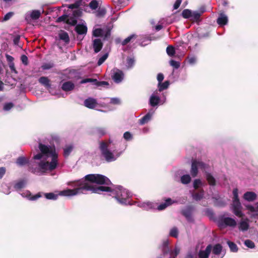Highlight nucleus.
Here are the masks:
<instances>
[{
    "label": "nucleus",
    "mask_w": 258,
    "mask_h": 258,
    "mask_svg": "<svg viewBox=\"0 0 258 258\" xmlns=\"http://www.w3.org/2000/svg\"><path fill=\"white\" fill-rule=\"evenodd\" d=\"M135 59L133 57H127L126 58V66L127 68H131L133 67L135 64Z\"/></svg>",
    "instance_id": "a18cd8bd"
},
{
    "label": "nucleus",
    "mask_w": 258,
    "mask_h": 258,
    "mask_svg": "<svg viewBox=\"0 0 258 258\" xmlns=\"http://www.w3.org/2000/svg\"><path fill=\"white\" fill-rule=\"evenodd\" d=\"M212 249V245L209 244L206 247L205 250H200L198 253L199 258H208L211 252Z\"/></svg>",
    "instance_id": "f8f14e48"
},
{
    "label": "nucleus",
    "mask_w": 258,
    "mask_h": 258,
    "mask_svg": "<svg viewBox=\"0 0 258 258\" xmlns=\"http://www.w3.org/2000/svg\"><path fill=\"white\" fill-rule=\"evenodd\" d=\"M44 195L45 197L48 200H56L58 197L57 195H55L53 192L45 193Z\"/></svg>",
    "instance_id": "37998d69"
},
{
    "label": "nucleus",
    "mask_w": 258,
    "mask_h": 258,
    "mask_svg": "<svg viewBox=\"0 0 258 258\" xmlns=\"http://www.w3.org/2000/svg\"><path fill=\"white\" fill-rule=\"evenodd\" d=\"M233 200L232 206L233 210H240L242 208L241 203L238 198V192L237 188H234L233 190Z\"/></svg>",
    "instance_id": "0eeeda50"
},
{
    "label": "nucleus",
    "mask_w": 258,
    "mask_h": 258,
    "mask_svg": "<svg viewBox=\"0 0 258 258\" xmlns=\"http://www.w3.org/2000/svg\"><path fill=\"white\" fill-rule=\"evenodd\" d=\"M199 163L198 161L192 160L191 162L190 174L193 177L197 176L198 173Z\"/></svg>",
    "instance_id": "dca6fc26"
},
{
    "label": "nucleus",
    "mask_w": 258,
    "mask_h": 258,
    "mask_svg": "<svg viewBox=\"0 0 258 258\" xmlns=\"http://www.w3.org/2000/svg\"><path fill=\"white\" fill-rule=\"evenodd\" d=\"M21 60L25 66L28 64V58L26 55L23 54L21 56Z\"/></svg>",
    "instance_id": "bf43d9fd"
},
{
    "label": "nucleus",
    "mask_w": 258,
    "mask_h": 258,
    "mask_svg": "<svg viewBox=\"0 0 258 258\" xmlns=\"http://www.w3.org/2000/svg\"><path fill=\"white\" fill-rule=\"evenodd\" d=\"M244 244L248 248H253L255 247L254 243L249 239L245 240L244 241Z\"/></svg>",
    "instance_id": "3c124183"
},
{
    "label": "nucleus",
    "mask_w": 258,
    "mask_h": 258,
    "mask_svg": "<svg viewBox=\"0 0 258 258\" xmlns=\"http://www.w3.org/2000/svg\"><path fill=\"white\" fill-rule=\"evenodd\" d=\"M217 23L220 26H224L227 24V17L223 14H221L220 16L217 20Z\"/></svg>",
    "instance_id": "393cba45"
},
{
    "label": "nucleus",
    "mask_w": 258,
    "mask_h": 258,
    "mask_svg": "<svg viewBox=\"0 0 258 258\" xmlns=\"http://www.w3.org/2000/svg\"><path fill=\"white\" fill-rule=\"evenodd\" d=\"M21 195L23 197L27 198L28 199L31 201H35L37 200L38 198L42 197L41 192H38L34 196H32L30 191L27 190L25 192H23Z\"/></svg>",
    "instance_id": "2eb2a0df"
},
{
    "label": "nucleus",
    "mask_w": 258,
    "mask_h": 258,
    "mask_svg": "<svg viewBox=\"0 0 258 258\" xmlns=\"http://www.w3.org/2000/svg\"><path fill=\"white\" fill-rule=\"evenodd\" d=\"M108 54L107 53L103 55L98 60L97 64L98 66L102 64L104 61L107 58Z\"/></svg>",
    "instance_id": "09e8293b"
},
{
    "label": "nucleus",
    "mask_w": 258,
    "mask_h": 258,
    "mask_svg": "<svg viewBox=\"0 0 258 258\" xmlns=\"http://www.w3.org/2000/svg\"><path fill=\"white\" fill-rule=\"evenodd\" d=\"M199 163V167L201 168L202 170H206L208 169L209 167V165L204 163L202 161H198Z\"/></svg>",
    "instance_id": "864d4df0"
},
{
    "label": "nucleus",
    "mask_w": 258,
    "mask_h": 258,
    "mask_svg": "<svg viewBox=\"0 0 258 258\" xmlns=\"http://www.w3.org/2000/svg\"><path fill=\"white\" fill-rule=\"evenodd\" d=\"M181 182L183 184H188L191 181V178L189 175L185 174L181 177Z\"/></svg>",
    "instance_id": "58836bf2"
},
{
    "label": "nucleus",
    "mask_w": 258,
    "mask_h": 258,
    "mask_svg": "<svg viewBox=\"0 0 258 258\" xmlns=\"http://www.w3.org/2000/svg\"><path fill=\"white\" fill-rule=\"evenodd\" d=\"M169 235L170 236L177 238L178 235V230L175 227H173L170 231Z\"/></svg>",
    "instance_id": "c03bdc74"
},
{
    "label": "nucleus",
    "mask_w": 258,
    "mask_h": 258,
    "mask_svg": "<svg viewBox=\"0 0 258 258\" xmlns=\"http://www.w3.org/2000/svg\"><path fill=\"white\" fill-rule=\"evenodd\" d=\"M68 15L64 14L60 17H59L56 20V22L60 23L61 22H63L66 23V21L68 19Z\"/></svg>",
    "instance_id": "8fccbe9b"
},
{
    "label": "nucleus",
    "mask_w": 258,
    "mask_h": 258,
    "mask_svg": "<svg viewBox=\"0 0 258 258\" xmlns=\"http://www.w3.org/2000/svg\"><path fill=\"white\" fill-rule=\"evenodd\" d=\"M54 66V64L53 62L44 63L42 65L41 68L43 70H49V69L53 68Z\"/></svg>",
    "instance_id": "49530a36"
},
{
    "label": "nucleus",
    "mask_w": 258,
    "mask_h": 258,
    "mask_svg": "<svg viewBox=\"0 0 258 258\" xmlns=\"http://www.w3.org/2000/svg\"><path fill=\"white\" fill-rule=\"evenodd\" d=\"M192 12L189 9H184L181 13L182 17L184 19L190 18L192 16Z\"/></svg>",
    "instance_id": "72a5a7b5"
},
{
    "label": "nucleus",
    "mask_w": 258,
    "mask_h": 258,
    "mask_svg": "<svg viewBox=\"0 0 258 258\" xmlns=\"http://www.w3.org/2000/svg\"><path fill=\"white\" fill-rule=\"evenodd\" d=\"M151 114L150 113H147L141 119L139 120V123L141 125H143L147 123L151 118Z\"/></svg>",
    "instance_id": "c85d7f7f"
},
{
    "label": "nucleus",
    "mask_w": 258,
    "mask_h": 258,
    "mask_svg": "<svg viewBox=\"0 0 258 258\" xmlns=\"http://www.w3.org/2000/svg\"><path fill=\"white\" fill-rule=\"evenodd\" d=\"M181 214L186 218L188 222L194 221L192 211H181Z\"/></svg>",
    "instance_id": "b1692460"
},
{
    "label": "nucleus",
    "mask_w": 258,
    "mask_h": 258,
    "mask_svg": "<svg viewBox=\"0 0 258 258\" xmlns=\"http://www.w3.org/2000/svg\"><path fill=\"white\" fill-rule=\"evenodd\" d=\"M39 149L41 153L47 156H51L53 158L54 156H57L55 152V149L54 147L45 145L41 143L39 144Z\"/></svg>",
    "instance_id": "423d86ee"
},
{
    "label": "nucleus",
    "mask_w": 258,
    "mask_h": 258,
    "mask_svg": "<svg viewBox=\"0 0 258 258\" xmlns=\"http://www.w3.org/2000/svg\"><path fill=\"white\" fill-rule=\"evenodd\" d=\"M179 251L180 249L178 247H175L174 251L171 252V254L174 258L179 254Z\"/></svg>",
    "instance_id": "69168bd1"
},
{
    "label": "nucleus",
    "mask_w": 258,
    "mask_h": 258,
    "mask_svg": "<svg viewBox=\"0 0 258 258\" xmlns=\"http://www.w3.org/2000/svg\"><path fill=\"white\" fill-rule=\"evenodd\" d=\"M81 1H76L73 4L66 5V6H67L69 9H77V8H79L80 7V6L81 5Z\"/></svg>",
    "instance_id": "de8ad7c7"
},
{
    "label": "nucleus",
    "mask_w": 258,
    "mask_h": 258,
    "mask_svg": "<svg viewBox=\"0 0 258 258\" xmlns=\"http://www.w3.org/2000/svg\"><path fill=\"white\" fill-rule=\"evenodd\" d=\"M170 64L174 68L177 69L180 67V63L178 61H175L174 60L171 59L170 62Z\"/></svg>",
    "instance_id": "6e6d98bb"
},
{
    "label": "nucleus",
    "mask_w": 258,
    "mask_h": 258,
    "mask_svg": "<svg viewBox=\"0 0 258 258\" xmlns=\"http://www.w3.org/2000/svg\"><path fill=\"white\" fill-rule=\"evenodd\" d=\"M222 250V246L220 244H215L212 250L213 253L215 255H219Z\"/></svg>",
    "instance_id": "c756f323"
},
{
    "label": "nucleus",
    "mask_w": 258,
    "mask_h": 258,
    "mask_svg": "<svg viewBox=\"0 0 258 258\" xmlns=\"http://www.w3.org/2000/svg\"><path fill=\"white\" fill-rule=\"evenodd\" d=\"M26 184V180L25 179H21L15 184L14 188L15 190H18L24 188Z\"/></svg>",
    "instance_id": "a878e982"
},
{
    "label": "nucleus",
    "mask_w": 258,
    "mask_h": 258,
    "mask_svg": "<svg viewBox=\"0 0 258 258\" xmlns=\"http://www.w3.org/2000/svg\"><path fill=\"white\" fill-rule=\"evenodd\" d=\"M78 75H79V73L77 71H73L70 72L69 78H71V79H74V78L78 79L79 78L78 76Z\"/></svg>",
    "instance_id": "13d9d810"
},
{
    "label": "nucleus",
    "mask_w": 258,
    "mask_h": 258,
    "mask_svg": "<svg viewBox=\"0 0 258 258\" xmlns=\"http://www.w3.org/2000/svg\"><path fill=\"white\" fill-rule=\"evenodd\" d=\"M93 183L106 185L112 184L109 179L103 175L90 174L86 175L84 179L77 181L75 184L76 188L63 190L59 192V195L62 196H73L78 194H85L87 191L100 194L103 191L113 192L115 190L109 186H97Z\"/></svg>",
    "instance_id": "f257e3e1"
},
{
    "label": "nucleus",
    "mask_w": 258,
    "mask_h": 258,
    "mask_svg": "<svg viewBox=\"0 0 258 258\" xmlns=\"http://www.w3.org/2000/svg\"><path fill=\"white\" fill-rule=\"evenodd\" d=\"M204 190L201 189L199 192H195L193 194V198L197 201L201 200L204 196Z\"/></svg>",
    "instance_id": "e433bc0d"
},
{
    "label": "nucleus",
    "mask_w": 258,
    "mask_h": 258,
    "mask_svg": "<svg viewBox=\"0 0 258 258\" xmlns=\"http://www.w3.org/2000/svg\"><path fill=\"white\" fill-rule=\"evenodd\" d=\"M81 84H85L87 83H93L96 86H108L109 83L106 81H98L96 79H92V78H87L83 79L81 81Z\"/></svg>",
    "instance_id": "6e6552de"
},
{
    "label": "nucleus",
    "mask_w": 258,
    "mask_h": 258,
    "mask_svg": "<svg viewBox=\"0 0 258 258\" xmlns=\"http://www.w3.org/2000/svg\"><path fill=\"white\" fill-rule=\"evenodd\" d=\"M74 88L75 85L71 81L66 82L61 86L62 90L66 92L72 91Z\"/></svg>",
    "instance_id": "a211bd4d"
},
{
    "label": "nucleus",
    "mask_w": 258,
    "mask_h": 258,
    "mask_svg": "<svg viewBox=\"0 0 258 258\" xmlns=\"http://www.w3.org/2000/svg\"><path fill=\"white\" fill-rule=\"evenodd\" d=\"M166 52L169 56H172L175 53V48L171 45H169L166 48Z\"/></svg>",
    "instance_id": "ea45409f"
},
{
    "label": "nucleus",
    "mask_w": 258,
    "mask_h": 258,
    "mask_svg": "<svg viewBox=\"0 0 258 258\" xmlns=\"http://www.w3.org/2000/svg\"><path fill=\"white\" fill-rule=\"evenodd\" d=\"M249 224L247 221H242L240 222L239 225V229L242 231H245L249 228Z\"/></svg>",
    "instance_id": "7c9ffc66"
},
{
    "label": "nucleus",
    "mask_w": 258,
    "mask_h": 258,
    "mask_svg": "<svg viewBox=\"0 0 258 258\" xmlns=\"http://www.w3.org/2000/svg\"><path fill=\"white\" fill-rule=\"evenodd\" d=\"M39 82L44 86L46 88H50L51 87V84L50 83V80L46 77H41L39 80Z\"/></svg>",
    "instance_id": "4be33fe9"
},
{
    "label": "nucleus",
    "mask_w": 258,
    "mask_h": 258,
    "mask_svg": "<svg viewBox=\"0 0 258 258\" xmlns=\"http://www.w3.org/2000/svg\"><path fill=\"white\" fill-rule=\"evenodd\" d=\"M111 77L114 82L119 83L123 80V73L122 71L119 69H116V71H114L113 74Z\"/></svg>",
    "instance_id": "9d476101"
},
{
    "label": "nucleus",
    "mask_w": 258,
    "mask_h": 258,
    "mask_svg": "<svg viewBox=\"0 0 258 258\" xmlns=\"http://www.w3.org/2000/svg\"><path fill=\"white\" fill-rule=\"evenodd\" d=\"M163 201L164 203L160 204L157 207V210H164L168 206H171L174 203H177V201L172 199L168 198H164Z\"/></svg>",
    "instance_id": "1a4fd4ad"
},
{
    "label": "nucleus",
    "mask_w": 258,
    "mask_h": 258,
    "mask_svg": "<svg viewBox=\"0 0 258 258\" xmlns=\"http://www.w3.org/2000/svg\"><path fill=\"white\" fill-rule=\"evenodd\" d=\"M214 204L219 206H222L225 205V202L219 195L215 196L212 198Z\"/></svg>",
    "instance_id": "5701e85b"
},
{
    "label": "nucleus",
    "mask_w": 258,
    "mask_h": 258,
    "mask_svg": "<svg viewBox=\"0 0 258 258\" xmlns=\"http://www.w3.org/2000/svg\"><path fill=\"white\" fill-rule=\"evenodd\" d=\"M20 40V36L19 35H16L13 39L14 44L16 45H18L19 43Z\"/></svg>",
    "instance_id": "774afa93"
},
{
    "label": "nucleus",
    "mask_w": 258,
    "mask_h": 258,
    "mask_svg": "<svg viewBox=\"0 0 258 258\" xmlns=\"http://www.w3.org/2000/svg\"><path fill=\"white\" fill-rule=\"evenodd\" d=\"M73 147L71 145L66 147L63 149V155L65 157H68L72 151Z\"/></svg>",
    "instance_id": "a19ab883"
},
{
    "label": "nucleus",
    "mask_w": 258,
    "mask_h": 258,
    "mask_svg": "<svg viewBox=\"0 0 258 258\" xmlns=\"http://www.w3.org/2000/svg\"><path fill=\"white\" fill-rule=\"evenodd\" d=\"M123 138L125 140L129 141L133 138V136L130 132H126L123 134Z\"/></svg>",
    "instance_id": "052dcab7"
},
{
    "label": "nucleus",
    "mask_w": 258,
    "mask_h": 258,
    "mask_svg": "<svg viewBox=\"0 0 258 258\" xmlns=\"http://www.w3.org/2000/svg\"><path fill=\"white\" fill-rule=\"evenodd\" d=\"M207 214L210 219L217 222L219 227H230L234 228L237 225V222L234 219L226 217L225 214L219 215L218 217H215L213 211H207Z\"/></svg>",
    "instance_id": "f03ea898"
},
{
    "label": "nucleus",
    "mask_w": 258,
    "mask_h": 258,
    "mask_svg": "<svg viewBox=\"0 0 258 258\" xmlns=\"http://www.w3.org/2000/svg\"><path fill=\"white\" fill-rule=\"evenodd\" d=\"M137 38V35L135 34H132L130 35V36L126 38L125 39H124L122 42L121 44L123 46H124L126 45L128 43H129L132 40L135 39Z\"/></svg>",
    "instance_id": "4c0bfd02"
},
{
    "label": "nucleus",
    "mask_w": 258,
    "mask_h": 258,
    "mask_svg": "<svg viewBox=\"0 0 258 258\" xmlns=\"http://www.w3.org/2000/svg\"><path fill=\"white\" fill-rule=\"evenodd\" d=\"M103 35V30L101 28H97L93 31V36L94 37H102Z\"/></svg>",
    "instance_id": "c9c22d12"
},
{
    "label": "nucleus",
    "mask_w": 258,
    "mask_h": 258,
    "mask_svg": "<svg viewBox=\"0 0 258 258\" xmlns=\"http://www.w3.org/2000/svg\"><path fill=\"white\" fill-rule=\"evenodd\" d=\"M243 198L246 201L253 202L256 200L257 195L253 191H246L244 194Z\"/></svg>",
    "instance_id": "4468645a"
},
{
    "label": "nucleus",
    "mask_w": 258,
    "mask_h": 258,
    "mask_svg": "<svg viewBox=\"0 0 258 258\" xmlns=\"http://www.w3.org/2000/svg\"><path fill=\"white\" fill-rule=\"evenodd\" d=\"M57 165V156H54L51 159V162L40 161L38 164L40 171L42 173H45L47 171H51L55 169Z\"/></svg>",
    "instance_id": "20e7f679"
},
{
    "label": "nucleus",
    "mask_w": 258,
    "mask_h": 258,
    "mask_svg": "<svg viewBox=\"0 0 258 258\" xmlns=\"http://www.w3.org/2000/svg\"><path fill=\"white\" fill-rule=\"evenodd\" d=\"M227 244H228L231 251H232V252H237V251L238 248H237L236 244L235 243H234L233 242L230 241H228Z\"/></svg>",
    "instance_id": "79ce46f5"
},
{
    "label": "nucleus",
    "mask_w": 258,
    "mask_h": 258,
    "mask_svg": "<svg viewBox=\"0 0 258 258\" xmlns=\"http://www.w3.org/2000/svg\"><path fill=\"white\" fill-rule=\"evenodd\" d=\"M115 198L122 204H127V200L130 197V192L122 186H119L115 191Z\"/></svg>",
    "instance_id": "39448f33"
},
{
    "label": "nucleus",
    "mask_w": 258,
    "mask_h": 258,
    "mask_svg": "<svg viewBox=\"0 0 258 258\" xmlns=\"http://www.w3.org/2000/svg\"><path fill=\"white\" fill-rule=\"evenodd\" d=\"M97 133L101 136H104L106 134L105 130L104 128H98L97 129Z\"/></svg>",
    "instance_id": "e2e57ef3"
},
{
    "label": "nucleus",
    "mask_w": 258,
    "mask_h": 258,
    "mask_svg": "<svg viewBox=\"0 0 258 258\" xmlns=\"http://www.w3.org/2000/svg\"><path fill=\"white\" fill-rule=\"evenodd\" d=\"M160 101V98L158 96H156L152 95L150 97V104L151 106L154 107L157 105Z\"/></svg>",
    "instance_id": "bb28decb"
},
{
    "label": "nucleus",
    "mask_w": 258,
    "mask_h": 258,
    "mask_svg": "<svg viewBox=\"0 0 258 258\" xmlns=\"http://www.w3.org/2000/svg\"><path fill=\"white\" fill-rule=\"evenodd\" d=\"M78 22V20L76 19V18H74L72 16L68 17V19L66 21V24H69L71 26H76Z\"/></svg>",
    "instance_id": "2f4dec72"
},
{
    "label": "nucleus",
    "mask_w": 258,
    "mask_h": 258,
    "mask_svg": "<svg viewBox=\"0 0 258 258\" xmlns=\"http://www.w3.org/2000/svg\"><path fill=\"white\" fill-rule=\"evenodd\" d=\"M14 106V104L12 102L7 103L4 106V110L9 111Z\"/></svg>",
    "instance_id": "4d7b16f0"
},
{
    "label": "nucleus",
    "mask_w": 258,
    "mask_h": 258,
    "mask_svg": "<svg viewBox=\"0 0 258 258\" xmlns=\"http://www.w3.org/2000/svg\"><path fill=\"white\" fill-rule=\"evenodd\" d=\"M103 44L100 39H95L93 41V48L95 53L99 52L102 48Z\"/></svg>",
    "instance_id": "ddd939ff"
},
{
    "label": "nucleus",
    "mask_w": 258,
    "mask_h": 258,
    "mask_svg": "<svg viewBox=\"0 0 258 258\" xmlns=\"http://www.w3.org/2000/svg\"><path fill=\"white\" fill-rule=\"evenodd\" d=\"M87 30V27L83 24H78L75 28V31L78 35H86Z\"/></svg>",
    "instance_id": "f3484780"
},
{
    "label": "nucleus",
    "mask_w": 258,
    "mask_h": 258,
    "mask_svg": "<svg viewBox=\"0 0 258 258\" xmlns=\"http://www.w3.org/2000/svg\"><path fill=\"white\" fill-rule=\"evenodd\" d=\"M169 85V81H166L164 83H158V90L160 92H161L163 91L164 90H165L168 88V86Z\"/></svg>",
    "instance_id": "473e14b6"
},
{
    "label": "nucleus",
    "mask_w": 258,
    "mask_h": 258,
    "mask_svg": "<svg viewBox=\"0 0 258 258\" xmlns=\"http://www.w3.org/2000/svg\"><path fill=\"white\" fill-rule=\"evenodd\" d=\"M84 104L85 106L89 109H94L98 105L97 100L91 97H89L85 99L84 102Z\"/></svg>",
    "instance_id": "9b49d317"
},
{
    "label": "nucleus",
    "mask_w": 258,
    "mask_h": 258,
    "mask_svg": "<svg viewBox=\"0 0 258 258\" xmlns=\"http://www.w3.org/2000/svg\"><path fill=\"white\" fill-rule=\"evenodd\" d=\"M110 35H111V32H110V30L109 29H108L105 33V34H103V39L104 40H107L110 37Z\"/></svg>",
    "instance_id": "0e129e2a"
},
{
    "label": "nucleus",
    "mask_w": 258,
    "mask_h": 258,
    "mask_svg": "<svg viewBox=\"0 0 258 258\" xmlns=\"http://www.w3.org/2000/svg\"><path fill=\"white\" fill-rule=\"evenodd\" d=\"M201 184V181L200 179H195L194 181V187L195 189H198L200 186V185Z\"/></svg>",
    "instance_id": "680f3d73"
},
{
    "label": "nucleus",
    "mask_w": 258,
    "mask_h": 258,
    "mask_svg": "<svg viewBox=\"0 0 258 258\" xmlns=\"http://www.w3.org/2000/svg\"><path fill=\"white\" fill-rule=\"evenodd\" d=\"M108 148V145L107 143L104 141L100 142L99 149L101 151V155L103 156L105 160L108 162L115 161L121 154V152L116 153L115 151H113V153L111 152Z\"/></svg>",
    "instance_id": "7ed1b4c3"
},
{
    "label": "nucleus",
    "mask_w": 258,
    "mask_h": 258,
    "mask_svg": "<svg viewBox=\"0 0 258 258\" xmlns=\"http://www.w3.org/2000/svg\"><path fill=\"white\" fill-rule=\"evenodd\" d=\"M58 37L60 40H62L66 43L68 44L70 42V37L67 32L61 30L58 34Z\"/></svg>",
    "instance_id": "aec40b11"
},
{
    "label": "nucleus",
    "mask_w": 258,
    "mask_h": 258,
    "mask_svg": "<svg viewBox=\"0 0 258 258\" xmlns=\"http://www.w3.org/2000/svg\"><path fill=\"white\" fill-rule=\"evenodd\" d=\"M13 15V12H9L6 15H5L3 20L5 21H6L8 20H9Z\"/></svg>",
    "instance_id": "338daca9"
},
{
    "label": "nucleus",
    "mask_w": 258,
    "mask_h": 258,
    "mask_svg": "<svg viewBox=\"0 0 258 258\" xmlns=\"http://www.w3.org/2000/svg\"><path fill=\"white\" fill-rule=\"evenodd\" d=\"M89 7L92 10H96L98 7V3L96 0L92 1L89 3Z\"/></svg>",
    "instance_id": "603ef678"
},
{
    "label": "nucleus",
    "mask_w": 258,
    "mask_h": 258,
    "mask_svg": "<svg viewBox=\"0 0 258 258\" xmlns=\"http://www.w3.org/2000/svg\"><path fill=\"white\" fill-rule=\"evenodd\" d=\"M29 161L26 158L23 156L18 157L16 160V163L19 166H23L28 163Z\"/></svg>",
    "instance_id": "cd10ccee"
},
{
    "label": "nucleus",
    "mask_w": 258,
    "mask_h": 258,
    "mask_svg": "<svg viewBox=\"0 0 258 258\" xmlns=\"http://www.w3.org/2000/svg\"><path fill=\"white\" fill-rule=\"evenodd\" d=\"M205 176L207 181H208V184L211 186H215L216 184V181L214 176L212 175L211 173L206 172Z\"/></svg>",
    "instance_id": "6ab92c4d"
},
{
    "label": "nucleus",
    "mask_w": 258,
    "mask_h": 258,
    "mask_svg": "<svg viewBox=\"0 0 258 258\" xmlns=\"http://www.w3.org/2000/svg\"><path fill=\"white\" fill-rule=\"evenodd\" d=\"M201 13L197 11H194L192 13V16L190 18V21L192 22L199 23L201 21Z\"/></svg>",
    "instance_id": "412c9836"
},
{
    "label": "nucleus",
    "mask_w": 258,
    "mask_h": 258,
    "mask_svg": "<svg viewBox=\"0 0 258 258\" xmlns=\"http://www.w3.org/2000/svg\"><path fill=\"white\" fill-rule=\"evenodd\" d=\"M82 15V11L80 10H76L73 11L72 16L74 17V18H76V19L79 17H81Z\"/></svg>",
    "instance_id": "5fc2aeb1"
},
{
    "label": "nucleus",
    "mask_w": 258,
    "mask_h": 258,
    "mask_svg": "<svg viewBox=\"0 0 258 258\" xmlns=\"http://www.w3.org/2000/svg\"><path fill=\"white\" fill-rule=\"evenodd\" d=\"M41 13L39 10H33L30 14V17L32 20H37L39 18Z\"/></svg>",
    "instance_id": "f704fd0d"
}]
</instances>
